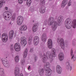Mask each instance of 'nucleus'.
Masks as SVG:
<instances>
[{"instance_id": "nucleus-1", "label": "nucleus", "mask_w": 76, "mask_h": 76, "mask_svg": "<svg viewBox=\"0 0 76 76\" xmlns=\"http://www.w3.org/2000/svg\"><path fill=\"white\" fill-rule=\"evenodd\" d=\"M51 53L50 51H48L46 53L47 56L45 54L43 55L42 57V61L43 63H46L47 61V58L49 60L50 63H52L54 61L53 57H55L56 56V50L53 48L51 50Z\"/></svg>"}, {"instance_id": "nucleus-2", "label": "nucleus", "mask_w": 76, "mask_h": 76, "mask_svg": "<svg viewBox=\"0 0 76 76\" xmlns=\"http://www.w3.org/2000/svg\"><path fill=\"white\" fill-rule=\"evenodd\" d=\"M50 65L49 63L47 62L46 64L44 65V69H42L39 71V73L40 76H42L45 71V75L46 76H49L52 73V71L50 69Z\"/></svg>"}, {"instance_id": "nucleus-3", "label": "nucleus", "mask_w": 76, "mask_h": 76, "mask_svg": "<svg viewBox=\"0 0 76 76\" xmlns=\"http://www.w3.org/2000/svg\"><path fill=\"white\" fill-rule=\"evenodd\" d=\"M54 18L53 17H50L48 19V21L50 22V23H48L49 25H52V28L53 31L56 30L57 27V23L54 21Z\"/></svg>"}, {"instance_id": "nucleus-4", "label": "nucleus", "mask_w": 76, "mask_h": 76, "mask_svg": "<svg viewBox=\"0 0 76 76\" xmlns=\"http://www.w3.org/2000/svg\"><path fill=\"white\" fill-rule=\"evenodd\" d=\"M3 16L5 20H8L12 18V14L11 12L8 11H7L4 12L3 13Z\"/></svg>"}, {"instance_id": "nucleus-5", "label": "nucleus", "mask_w": 76, "mask_h": 76, "mask_svg": "<svg viewBox=\"0 0 76 76\" xmlns=\"http://www.w3.org/2000/svg\"><path fill=\"white\" fill-rule=\"evenodd\" d=\"M72 22V20L70 18L67 19L64 22L65 27L67 29H70L72 27V25L70 23Z\"/></svg>"}, {"instance_id": "nucleus-6", "label": "nucleus", "mask_w": 76, "mask_h": 76, "mask_svg": "<svg viewBox=\"0 0 76 76\" xmlns=\"http://www.w3.org/2000/svg\"><path fill=\"white\" fill-rule=\"evenodd\" d=\"M58 43L60 44L61 47L62 49H64L65 48L64 42V40L63 38H58L57 40Z\"/></svg>"}, {"instance_id": "nucleus-7", "label": "nucleus", "mask_w": 76, "mask_h": 76, "mask_svg": "<svg viewBox=\"0 0 76 76\" xmlns=\"http://www.w3.org/2000/svg\"><path fill=\"white\" fill-rule=\"evenodd\" d=\"M23 20V18L21 16H19L18 17L17 20V24L19 25H21Z\"/></svg>"}, {"instance_id": "nucleus-8", "label": "nucleus", "mask_w": 76, "mask_h": 76, "mask_svg": "<svg viewBox=\"0 0 76 76\" xmlns=\"http://www.w3.org/2000/svg\"><path fill=\"white\" fill-rule=\"evenodd\" d=\"M2 64L4 66L8 67L10 66L9 63L8 61L5 58H3L1 59Z\"/></svg>"}, {"instance_id": "nucleus-9", "label": "nucleus", "mask_w": 76, "mask_h": 76, "mask_svg": "<svg viewBox=\"0 0 76 76\" xmlns=\"http://www.w3.org/2000/svg\"><path fill=\"white\" fill-rule=\"evenodd\" d=\"M2 40L3 42H6L8 39V36L7 34H4L2 35Z\"/></svg>"}, {"instance_id": "nucleus-10", "label": "nucleus", "mask_w": 76, "mask_h": 76, "mask_svg": "<svg viewBox=\"0 0 76 76\" xmlns=\"http://www.w3.org/2000/svg\"><path fill=\"white\" fill-rule=\"evenodd\" d=\"M20 43L22 45L25 46L27 44L26 38L24 37H22L20 38Z\"/></svg>"}, {"instance_id": "nucleus-11", "label": "nucleus", "mask_w": 76, "mask_h": 76, "mask_svg": "<svg viewBox=\"0 0 76 76\" xmlns=\"http://www.w3.org/2000/svg\"><path fill=\"white\" fill-rule=\"evenodd\" d=\"M15 50L17 51H19L21 50V46L19 43H17L15 44L14 46Z\"/></svg>"}, {"instance_id": "nucleus-12", "label": "nucleus", "mask_w": 76, "mask_h": 76, "mask_svg": "<svg viewBox=\"0 0 76 76\" xmlns=\"http://www.w3.org/2000/svg\"><path fill=\"white\" fill-rule=\"evenodd\" d=\"M39 39L38 37L37 36H36L34 37V44L35 45H37L39 42Z\"/></svg>"}, {"instance_id": "nucleus-13", "label": "nucleus", "mask_w": 76, "mask_h": 76, "mask_svg": "<svg viewBox=\"0 0 76 76\" xmlns=\"http://www.w3.org/2000/svg\"><path fill=\"white\" fill-rule=\"evenodd\" d=\"M53 43L52 40L50 39H49L48 42V46L49 49H51L52 48Z\"/></svg>"}, {"instance_id": "nucleus-14", "label": "nucleus", "mask_w": 76, "mask_h": 76, "mask_svg": "<svg viewBox=\"0 0 76 76\" xmlns=\"http://www.w3.org/2000/svg\"><path fill=\"white\" fill-rule=\"evenodd\" d=\"M14 74L15 76H19L20 69L18 67H16L14 71Z\"/></svg>"}, {"instance_id": "nucleus-15", "label": "nucleus", "mask_w": 76, "mask_h": 76, "mask_svg": "<svg viewBox=\"0 0 76 76\" xmlns=\"http://www.w3.org/2000/svg\"><path fill=\"white\" fill-rule=\"evenodd\" d=\"M27 26L26 25H23L20 27L19 30L21 31H26L27 30Z\"/></svg>"}, {"instance_id": "nucleus-16", "label": "nucleus", "mask_w": 76, "mask_h": 76, "mask_svg": "<svg viewBox=\"0 0 76 76\" xmlns=\"http://www.w3.org/2000/svg\"><path fill=\"white\" fill-rule=\"evenodd\" d=\"M66 68L67 69L71 71L72 69V67L69 65V63L67 62L66 63Z\"/></svg>"}, {"instance_id": "nucleus-17", "label": "nucleus", "mask_w": 76, "mask_h": 76, "mask_svg": "<svg viewBox=\"0 0 76 76\" xmlns=\"http://www.w3.org/2000/svg\"><path fill=\"white\" fill-rule=\"evenodd\" d=\"M56 71L59 74H60L61 73V68L59 65L57 66L56 67Z\"/></svg>"}, {"instance_id": "nucleus-18", "label": "nucleus", "mask_w": 76, "mask_h": 76, "mask_svg": "<svg viewBox=\"0 0 76 76\" xmlns=\"http://www.w3.org/2000/svg\"><path fill=\"white\" fill-rule=\"evenodd\" d=\"M59 59L60 61H62L64 59V54L62 53H59Z\"/></svg>"}, {"instance_id": "nucleus-19", "label": "nucleus", "mask_w": 76, "mask_h": 76, "mask_svg": "<svg viewBox=\"0 0 76 76\" xmlns=\"http://www.w3.org/2000/svg\"><path fill=\"white\" fill-rule=\"evenodd\" d=\"M38 26L37 25L36 23H34L33 25V27L32 28V30L33 32H36Z\"/></svg>"}, {"instance_id": "nucleus-20", "label": "nucleus", "mask_w": 76, "mask_h": 76, "mask_svg": "<svg viewBox=\"0 0 76 76\" xmlns=\"http://www.w3.org/2000/svg\"><path fill=\"white\" fill-rule=\"evenodd\" d=\"M14 32L13 30H10L9 32V37L10 39H12L13 37Z\"/></svg>"}, {"instance_id": "nucleus-21", "label": "nucleus", "mask_w": 76, "mask_h": 76, "mask_svg": "<svg viewBox=\"0 0 76 76\" xmlns=\"http://www.w3.org/2000/svg\"><path fill=\"white\" fill-rule=\"evenodd\" d=\"M64 18V17L63 16H59L58 19V23H61L63 21Z\"/></svg>"}, {"instance_id": "nucleus-22", "label": "nucleus", "mask_w": 76, "mask_h": 76, "mask_svg": "<svg viewBox=\"0 0 76 76\" xmlns=\"http://www.w3.org/2000/svg\"><path fill=\"white\" fill-rule=\"evenodd\" d=\"M68 3V1L67 0H64L62 2V4H61V7L62 8L64 7Z\"/></svg>"}, {"instance_id": "nucleus-23", "label": "nucleus", "mask_w": 76, "mask_h": 76, "mask_svg": "<svg viewBox=\"0 0 76 76\" xmlns=\"http://www.w3.org/2000/svg\"><path fill=\"white\" fill-rule=\"evenodd\" d=\"M45 8L44 7H42L40 8V12L41 14H43L45 12Z\"/></svg>"}, {"instance_id": "nucleus-24", "label": "nucleus", "mask_w": 76, "mask_h": 76, "mask_svg": "<svg viewBox=\"0 0 76 76\" xmlns=\"http://www.w3.org/2000/svg\"><path fill=\"white\" fill-rule=\"evenodd\" d=\"M72 26L73 28H75L76 27V19L73 20Z\"/></svg>"}, {"instance_id": "nucleus-25", "label": "nucleus", "mask_w": 76, "mask_h": 76, "mask_svg": "<svg viewBox=\"0 0 76 76\" xmlns=\"http://www.w3.org/2000/svg\"><path fill=\"white\" fill-rule=\"evenodd\" d=\"M41 38L42 40L44 42H45L47 39V37L46 35L45 34H43Z\"/></svg>"}, {"instance_id": "nucleus-26", "label": "nucleus", "mask_w": 76, "mask_h": 76, "mask_svg": "<svg viewBox=\"0 0 76 76\" xmlns=\"http://www.w3.org/2000/svg\"><path fill=\"white\" fill-rule=\"evenodd\" d=\"M28 53V49L26 48L25 50V51L23 53V56L24 58H25L26 57L27 55V53Z\"/></svg>"}, {"instance_id": "nucleus-27", "label": "nucleus", "mask_w": 76, "mask_h": 76, "mask_svg": "<svg viewBox=\"0 0 76 76\" xmlns=\"http://www.w3.org/2000/svg\"><path fill=\"white\" fill-rule=\"evenodd\" d=\"M0 72L2 76H5V74H4V70L2 68H0Z\"/></svg>"}, {"instance_id": "nucleus-28", "label": "nucleus", "mask_w": 76, "mask_h": 76, "mask_svg": "<svg viewBox=\"0 0 76 76\" xmlns=\"http://www.w3.org/2000/svg\"><path fill=\"white\" fill-rule=\"evenodd\" d=\"M31 4V0H27L26 2V5L28 7H30Z\"/></svg>"}, {"instance_id": "nucleus-29", "label": "nucleus", "mask_w": 76, "mask_h": 76, "mask_svg": "<svg viewBox=\"0 0 76 76\" xmlns=\"http://www.w3.org/2000/svg\"><path fill=\"white\" fill-rule=\"evenodd\" d=\"M5 3V2L4 0H1V1H0V8L2 7L3 4Z\"/></svg>"}, {"instance_id": "nucleus-30", "label": "nucleus", "mask_w": 76, "mask_h": 76, "mask_svg": "<svg viewBox=\"0 0 76 76\" xmlns=\"http://www.w3.org/2000/svg\"><path fill=\"white\" fill-rule=\"evenodd\" d=\"M45 3L44 0H41L40 2V4L41 6H44L45 5Z\"/></svg>"}, {"instance_id": "nucleus-31", "label": "nucleus", "mask_w": 76, "mask_h": 76, "mask_svg": "<svg viewBox=\"0 0 76 76\" xmlns=\"http://www.w3.org/2000/svg\"><path fill=\"white\" fill-rule=\"evenodd\" d=\"M15 62H17V63L19 62V56H16L15 57Z\"/></svg>"}, {"instance_id": "nucleus-32", "label": "nucleus", "mask_w": 76, "mask_h": 76, "mask_svg": "<svg viewBox=\"0 0 76 76\" xmlns=\"http://www.w3.org/2000/svg\"><path fill=\"white\" fill-rule=\"evenodd\" d=\"M25 62V60L24 59H22L21 61V64L22 65H24Z\"/></svg>"}, {"instance_id": "nucleus-33", "label": "nucleus", "mask_w": 76, "mask_h": 76, "mask_svg": "<svg viewBox=\"0 0 76 76\" xmlns=\"http://www.w3.org/2000/svg\"><path fill=\"white\" fill-rule=\"evenodd\" d=\"M24 1H26V0H23ZM23 2V0H18V2L20 4H22Z\"/></svg>"}, {"instance_id": "nucleus-34", "label": "nucleus", "mask_w": 76, "mask_h": 76, "mask_svg": "<svg viewBox=\"0 0 76 76\" xmlns=\"http://www.w3.org/2000/svg\"><path fill=\"white\" fill-rule=\"evenodd\" d=\"M48 22L47 20H45L43 22V25H46L47 24Z\"/></svg>"}, {"instance_id": "nucleus-35", "label": "nucleus", "mask_w": 76, "mask_h": 76, "mask_svg": "<svg viewBox=\"0 0 76 76\" xmlns=\"http://www.w3.org/2000/svg\"><path fill=\"white\" fill-rule=\"evenodd\" d=\"M73 49H71L70 51V55L71 56H72L73 55Z\"/></svg>"}, {"instance_id": "nucleus-36", "label": "nucleus", "mask_w": 76, "mask_h": 76, "mask_svg": "<svg viewBox=\"0 0 76 76\" xmlns=\"http://www.w3.org/2000/svg\"><path fill=\"white\" fill-rule=\"evenodd\" d=\"M14 49V47L13 45H11L10 46V50H13Z\"/></svg>"}, {"instance_id": "nucleus-37", "label": "nucleus", "mask_w": 76, "mask_h": 76, "mask_svg": "<svg viewBox=\"0 0 76 76\" xmlns=\"http://www.w3.org/2000/svg\"><path fill=\"white\" fill-rule=\"evenodd\" d=\"M15 13H14L12 15V19L14 20L15 18Z\"/></svg>"}, {"instance_id": "nucleus-38", "label": "nucleus", "mask_w": 76, "mask_h": 76, "mask_svg": "<svg viewBox=\"0 0 76 76\" xmlns=\"http://www.w3.org/2000/svg\"><path fill=\"white\" fill-rule=\"evenodd\" d=\"M32 37L31 36H30L28 38V40H32Z\"/></svg>"}, {"instance_id": "nucleus-39", "label": "nucleus", "mask_w": 76, "mask_h": 76, "mask_svg": "<svg viewBox=\"0 0 76 76\" xmlns=\"http://www.w3.org/2000/svg\"><path fill=\"white\" fill-rule=\"evenodd\" d=\"M71 1H69L68 4V6H70L71 5Z\"/></svg>"}, {"instance_id": "nucleus-40", "label": "nucleus", "mask_w": 76, "mask_h": 76, "mask_svg": "<svg viewBox=\"0 0 76 76\" xmlns=\"http://www.w3.org/2000/svg\"><path fill=\"white\" fill-rule=\"evenodd\" d=\"M32 41V40H28V44L29 45H30L31 44Z\"/></svg>"}, {"instance_id": "nucleus-41", "label": "nucleus", "mask_w": 76, "mask_h": 76, "mask_svg": "<svg viewBox=\"0 0 76 76\" xmlns=\"http://www.w3.org/2000/svg\"><path fill=\"white\" fill-rule=\"evenodd\" d=\"M76 60V58H74L73 60V61L75 62Z\"/></svg>"}, {"instance_id": "nucleus-42", "label": "nucleus", "mask_w": 76, "mask_h": 76, "mask_svg": "<svg viewBox=\"0 0 76 76\" xmlns=\"http://www.w3.org/2000/svg\"><path fill=\"white\" fill-rule=\"evenodd\" d=\"M33 51V48H31L30 49V52L31 53Z\"/></svg>"}, {"instance_id": "nucleus-43", "label": "nucleus", "mask_w": 76, "mask_h": 76, "mask_svg": "<svg viewBox=\"0 0 76 76\" xmlns=\"http://www.w3.org/2000/svg\"><path fill=\"white\" fill-rule=\"evenodd\" d=\"M74 56H75V55L74 54L72 55V56L71 58V59H72L73 58H74Z\"/></svg>"}, {"instance_id": "nucleus-44", "label": "nucleus", "mask_w": 76, "mask_h": 76, "mask_svg": "<svg viewBox=\"0 0 76 76\" xmlns=\"http://www.w3.org/2000/svg\"><path fill=\"white\" fill-rule=\"evenodd\" d=\"M5 10H7L8 9V7H5Z\"/></svg>"}, {"instance_id": "nucleus-45", "label": "nucleus", "mask_w": 76, "mask_h": 76, "mask_svg": "<svg viewBox=\"0 0 76 76\" xmlns=\"http://www.w3.org/2000/svg\"><path fill=\"white\" fill-rule=\"evenodd\" d=\"M31 69V66H29L28 68V69L29 70Z\"/></svg>"}, {"instance_id": "nucleus-46", "label": "nucleus", "mask_w": 76, "mask_h": 76, "mask_svg": "<svg viewBox=\"0 0 76 76\" xmlns=\"http://www.w3.org/2000/svg\"><path fill=\"white\" fill-rule=\"evenodd\" d=\"M37 59V56H35V60L36 61Z\"/></svg>"}, {"instance_id": "nucleus-47", "label": "nucleus", "mask_w": 76, "mask_h": 76, "mask_svg": "<svg viewBox=\"0 0 76 76\" xmlns=\"http://www.w3.org/2000/svg\"><path fill=\"white\" fill-rule=\"evenodd\" d=\"M20 76H23V74L22 73L20 74Z\"/></svg>"}, {"instance_id": "nucleus-48", "label": "nucleus", "mask_w": 76, "mask_h": 76, "mask_svg": "<svg viewBox=\"0 0 76 76\" xmlns=\"http://www.w3.org/2000/svg\"><path fill=\"white\" fill-rule=\"evenodd\" d=\"M12 24V22H10V24Z\"/></svg>"}, {"instance_id": "nucleus-49", "label": "nucleus", "mask_w": 76, "mask_h": 76, "mask_svg": "<svg viewBox=\"0 0 76 76\" xmlns=\"http://www.w3.org/2000/svg\"><path fill=\"white\" fill-rule=\"evenodd\" d=\"M36 1H39V0H36Z\"/></svg>"}, {"instance_id": "nucleus-50", "label": "nucleus", "mask_w": 76, "mask_h": 76, "mask_svg": "<svg viewBox=\"0 0 76 76\" xmlns=\"http://www.w3.org/2000/svg\"><path fill=\"white\" fill-rule=\"evenodd\" d=\"M1 37V34H0V38Z\"/></svg>"}, {"instance_id": "nucleus-51", "label": "nucleus", "mask_w": 76, "mask_h": 76, "mask_svg": "<svg viewBox=\"0 0 76 76\" xmlns=\"http://www.w3.org/2000/svg\"><path fill=\"white\" fill-rule=\"evenodd\" d=\"M30 76H32L31 75H30Z\"/></svg>"}, {"instance_id": "nucleus-52", "label": "nucleus", "mask_w": 76, "mask_h": 76, "mask_svg": "<svg viewBox=\"0 0 76 76\" xmlns=\"http://www.w3.org/2000/svg\"><path fill=\"white\" fill-rule=\"evenodd\" d=\"M33 22H34V20L33 21Z\"/></svg>"}, {"instance_id": "nucleus-53", "label": "nucleus", "mask_w": 76, "mask_h": 76, "mask_svg": "<svg viewBox=\"0 0 76 76\" xmlns=\"http://www.w3.org/2000/svg\"><path fill=\"white\" fill-rule=\"evenodd\" d=\"M44 29V28H43V29Z\"/></svg>"}, {"instance_id": "nucleus-54", "label": "nucleus", "mask_w": 76, "mask_h": 76, "mask_svg": "<svg viewBox=\"0 0 76 76\" xmlns=\"http://www.w3.org/2000/svg\"><path fill=\"white\" fill-rule=\"evenodd\" d=\"M21 34H22V32H21Z\"/></svg>"}, {"instance_id": "nucleus-55", "label": "nucleus", "mask_w": 76, "mask_h": 76, "mask_svg": "<svg viewBox=\"0 0 76 76\" xmlns=\"http://www.w3.org/2000/svg\"><path fill=\"white\" fill-rule=\"evenodd\" d=\"M0 68H1V66H0Z\"/></svg>"}, {"instance_id": "nucleus-56", "label": "nucleus", "mask_w": 76, "mask_h": 76, "mask_svg": "<svg viewBox=\"0 0 76 76\" xmlns=\"http://www.w3.org/2000/svg\"><path fill=\"white\" fill-rule=\"evenodd\" d=\"M49 1H51V0H49Z\"/></svg>"}, {"instance_id": "nucleus-57", "label": "nucleus", "mask_w": 76, "mask_h": 76, "mask_svg": "<svg viewBox=\"0 0 76 76\" xmlns=\"http://www.w3.org/2000/svg\"><path fill=\"white\" fill-rule=\"evenodd\" d=\"M41 55H42V54H41H41H40Z\"/></svg>"}]
</instances>
